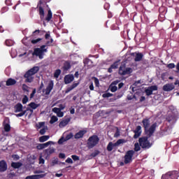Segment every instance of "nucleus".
Listing matches in <instances>:
<instances>
[{
    "label": "nucleus",
    "mask_w": 179,
    "mask_h": 179,
    "mask_svg": "<svg viewBox=\"0 0 179 179\" xmlns=\"http://www.w3.org/2000/svg\"><path fill=\"white\" fill-rule=\"evenodd\" d=\"M52 44L50 41H47L44 45H41L40 48H36L32 52L33 57H38L39 59H43L45 52H48V47H52Z\"/></svg>",
    "instance_id": "1"
},
{
    "label": "nucleus",
    "mask_w": 179,
    "mask_h": 179,
    "mask_svg": "<svg viewBox=\"0 0 179 179\" xmlns=\"http://www.w3.org/2000/svg\"><path fill=\"white\" fill-rule=\"evenodd\" d=\"M143 127L144 131L149 138L153 136L155 131H156V127H157V123H154L150 126V118H145L142 120Z\"/></svg>",
    "instance_id": "2"
},
{
    "label": "nucleus",
    "mask_w": 179,
    "mask_h": 179,
    "mask_svg": "<svg viewBox=\"0 0 179 179\" xmlns=\"http://www.w3.org/2000/svg\"><path fill=\"white\" fill-rule=\"evenodd\" d=\"M40 71V67L34 66L33 68L28 70L24 75L26 83H31L34 80V75Z\"/></svg>",
    "instance_id": "3"
},
{
    "label": "nucleus",
    "mask_w": 179,
    "mask_h": 179,
    "mask_svg": "<svg viewBox=\"0 0 179 179\" xmlns=\"http://www.w3.org/2000/svg\"><path fill=\"white\" fill-rule=\"evenodd\" d=\"M149 138L150 137L147 134V136L141 137L138 139V143L142 149H150L152 148V143L148 140Z\"/></svg>",
    "instance_id": "4"
},
{
    "label": "nucleus",
    "mask_w": 179,
    "mask_h": 179,
    "mask_svg": "<svg viewBox=\"0 0 179 179\" xmlns=\"http://www.w3.org/2000/svg\"><path fill=\"white\" fill-rule=\"evenodd\" d=\"M99 142H100V138L97 135H92L87 140V148L88 149H93L94 146L99 145Z\"/></svg>",
    "instance_id": "5"
},
{
    "label": "nucleus",
    "mask_w": 179,
    "mask_h": 179,
    "mask_svg": "<svg viewBox=\"0 0 179 179\" xmlns=\"http://www.w3.org/2000/svg\"><path fill=\"white\" fill-rule=\"evenodd\" d=\"M134 155H135V151L134 150H128L124 157V164H129L132 163V160H134Z\"/></svg>",
    "instance_id": "6"
},
{
    "label": "nucleus",
    "mask_w": 179,
    "mask_h": 179,
    "mask_svg": "<svg viewBox=\"0 0 179 179\" xmlns=\"http://www.w3.org/2000/svg\"><path fill=\"white\" fill-rule=\"evenodd\" d=\"M179 174L178 171H173L171 172H168L162 176V179H178Z\"/></svg>",
    "instance_id": "7"
},
{
    "label": "nucleus",
    "mask_w": 179,
    "mask_h": 179,
    "mask_svg": "<svg viewBox=\"0 0 179 179\" xmlns=\"http://www.w3.org/2000/svg\"><path fill=\"white\" fill-rule=\"evenodd\" d=\"M133 70L131 67L126 68L125 64H122L119 68V73L120 75H122L123 76L125 75H130V73H132Z\"/></svg>",
    "instance_id": "8"
},
{
    "label": "nucleus",
    "mask_w": 179,
    "mask_h": 179,
    "mask_svg": "<svg viewBox=\"0 0 179 179\" xmlns=\"http://www.w3.org/2000/svg\"><path fill=\"white\" fill-rule=\"evenodd\" d=\"M122 143H125L124 139H119L115 143H113V142H109V143L107 145L108 152H111L113 150V148L120 146V145H122Z\"/></svg>",
    "instance_id": "9"
},
{
    "label": "nucleus",
    "mask_w": 179,
    "mask_h": 179,
    "mask_svg": "<svg viewBox=\"0 0 179 179\" xmlns=\"http://www.w3.org/2000/svg\"><path fill=\"white\" fill-rule=\"evenodd\" d=\"M50 145H55L54 141H48L47 143H38L36 145V149L38 150H43V149H45V148H48Z\"/></svg>",
    "instance_id": "10"
},
{
    "label": "nucleus",
    "mask_w": 179,
    "mask_h": 179,
    "mask_svg": "<svg viewBox=\"0 0 179 179\" xmlns=\"http://www.w3.org/2000/svg\"><path fill=\"white\" fill-rule=\"evenodd\" d=\"M131 57H135L134 61L135 62H140L143 59V53L141 52H131L130 53Z\"/></svg>",
    "instance_id": "11"
},
{
    "label": "nucleus",
    "mask_w": 179,
    "mask_h": 179,
    "mask_svg": "<svg viewBox=\"0 0 179 179\" xmlns=\"http://www.w3.org/2000/svg\"><path fill=\"white\" fill-rule=\"evenodd\" d=\"M176 86L173 83H168L163 86L162 89L164 92H171V90H174Z\"/></svg>",
    "instance_id": "12"
},
{
    "label": "nucleus",
    "mask_w": 179,
    "mask_h": 179,
    "mask_svg": "<svg viewBox=\"0 0 179 179\" xmlns=\"http://www.w3.org/2000/svg\"><path fill=\"white\" fill-rule=\"evenodd\" d=\"M166 121L169 124H176L177 122V115H169L166 117Z\"/></svg>",
    "instance_id": "13"
},
{
    "label": "nucleus",
    "mask_w": 179,
    "mask_h": 179,
    "mask_svg": "<svg viewBox=\"0 0 179 179\" xmlns=\"http://www.w3.org/2000/svg\"><path fill=\"white\" fill-rule=\"evenodd\" d=\"M85 134H87V130H80L78 133L74 135L75 139H80L85 136Z\"/></svg>",
    "instance_id": "14"
},
{
    "label": "nucleus",
    "mask_w": 179,
    "mask_h": 179,
    "mask_svg": "<svg viewBox=\"0 0 179 179\" xmlns=\"http://www.w3.org/2000/svg\"><path fill=\"white\" fill-rule=\"evenodd\" d=\"M6 170H8V164H6V162L5 160L0 161V173H4Z\"/></svg>",
    "instance_id": "15"
},
{
    "label": "nucleus",
    "mask_w": 179,
    "mask_h": 179,
    "mask_svg": "<svg viewBox=\"0 0 179 179\" xmlns=\"http://www.w3.org/2000/svg\"><path fill=\"white\" fill-rule=\"evenodd\" d=\"M120 65V60H117L115 62L110 66V68L108 69V72L109 73H113V69H118V66Z\"/></svg>",
    "instance_id": "16"
},
{
    "label": "nucleus",
    "mask_w": 179,
    "mask_h": 179,
    "mask_svg": "<svg viewBox=\"0 0 179 179\" xmlns=\"http://www.w3.org/2000/svg\"><path fill=\"white\" fill-rule=\"evenodd\" d=\"M141 134H142V127L137 126L136 129L134 130V139H138V137L141 136Z\"/></svg>",
    "instance_id": "17"
},
{
    "label": "nucleus",
    "mask_w": 179,
    "mask_h": 179,
    "mask_svg": "<svg viewBox=\"0 0 179 179\" xmlns=\"http://www.w3.org/2000/svg\"><path fill=\"white\" fill-rule=\"evenodd\" d=\"M75 77L73 75H67L64 77V83L65 85H69L71 82H73Z\"/></svg>",
    "instance_id": "18"
},
{
    "label": "nucleus",
    "mask_w": 179,
    "mask_h": 179,
    "mask_svg": "<svg viewBox=\"0 0 179 179\" xmlns=\"http://www.w3.org/2000/svg\"><path fill=\"white\" fill-rule=\"evenodd\" d=\"M45 174H40V175H31L27 176L25 179H40V178H44V176Z\"/></svg>",
    "instance_id": "19"
},
{
    "label": "nucleus",
    "mask_w": 179,
    "mask_h": 179,
    "mask_svg": "<svg viewBox=\"0 0 179 179\" xmlns=\"http://www.w3.org/2000/svg\"><path fill=\"white\" fill-rule=\"evenodd\" d=\"M15 113H22L23 110V105L22 103H18L14 106Z\"/></svg>",
    "instance_id": "20"
},
{
    "label": "nucleus",
    "mask_w": 179,
    "mask_h": 179,
    "mask_svg": "<svg viewBox=\"0 0 179 179\" xmlns=\"http://www.w3.org/2000/svg\"><path fill=\"white\" fill-rule=\"evenodd\" d=\"M72 66H71V62L69 61H66L64 62V65H63V71H69V69H71Z\"/></svg>",
    "instance_id": "21"
},
{
    "label": "nucleus",
    "mask_w": 179,
    "mask_h": 179,
    "mask_svg": "<svg viewBox=\"0 0 179 179\" xmlns=\"http://www.w3.org/2000/svg\"><path fill=\"white\" fill-rule=\"evenodd\" d=\"M44 153L47 156H51V155H52V153H55V148H49L44 150Z\"/></svg>",
    "instance_id": "22"
},
{
    "label": "nucleus",
    "mask_w": 179,
    "mask_h": 179,
    "mask_svg": "<svg viewBox=\"0 0 179 179\" xmlns=\"http://www.w3.org/2000/svg\"><path fill=\"white\" fill-rule=\"evenodd\" d=\"M6 86H13V85H16V80L13 78H8L6 83Z\"/></svg>",
    "instance_id": "23"
},
{
    "label": "nucleus",
    "mask_w": 179,
    "mask_h": 179,
    "mask_svg": "<svg viewBox=\"0 0 179 179\" xmlns=\"http://www.w3.org/2000/svg\"><path fill=\"white\" fill-rule=\"evenodd\" d=\"M22 166H23V164H22L21 162H12L11 163V167H13V169H20V167H22Z\"/></svg>",
    "instance_id": "24"
},
{
    "label": "nucleus",
    "mask_w": 179,
    "mask_h": 179,
    "mask_svg": "<svg viewBox=\"0 0 179 179\" xmlns=\"http://www.w3.org/2000/svg\"><path fill=\"white\" fill-rule=\"evenodd\" d=\"M45 31L40 30V29H36L34 31H33L31 36L34 37V36H37V34H44Z\"/></svg>",
    "instance_id": "25"
},
{
    "label": "nucleus",
    "mask_w": 179,
    "mask_h": 179,
    "mask_svg": "<svg viewBox=\"0 0 179 179\" xmlns=\"http://www.w3.org/2000/svg\"><path fill=\"white\" fill-rule=\"evenodd\" d=\"M169 110H170V111L172 112V114H173V115H177L178 114V111L177 110V108L175 107L174 106H169Z\"/></svg>",
    "instance_id": "26"
},
{
    "label": "nucleus",
    "mask_w": 179,
    "mask_h": 179,
    "mask_svg": "<svg viewBox=\"0 0 179 179\" xmlns=\"http://www.w3.org/2000/svg\"><path fill=\"white\" fill-rule=\"evenodd\" d=\"M48 139H50V136H42L39 137V142L41 143L47 142Z\"/></svg>",
    "instance_id": "27"
},
{
    "label": "nucleus",
    "mask_w": 179,
    "mask_h": 179,
    "mask_svg": "<svg viewBox=\"0 0 179 179\" xmlns=\"http://www.w3.org/2000/svg\"><path fill=\"white\" fill-rule=\"evenodd\" d=\"M28 106H29V107L32 108V110H36V108H38L40 105L36 103L35 102H31L30 103H29Z\"/></svg>",
    "instance_id": "28"
},
{
    "label": "nucleus",
    "mask_w": 179,
    "mask_h": 179,
    "mask_svg": "<svg viewBox=\"0 0 179 179\" xmlns=\"http://www.w3.org/2000/svg\"><path fill=\"white\" fill-rule=\"evenodd\" d=\"M39 9V15L41 20L44 19L45 13H44V8L43 7L40 6L38 8Z\"/></svg>",
    "instance_id": "29"
},
{
    "label": "nucleus",
    "mask_w": 179,
    "mask_h": 179,
    "mask_svg": "<svg viewBox=\"0 0 179 179\" xmlns=\"http://www.w3.org/2000/svg\"><path fill=\"white\" fill-rule=\"evenodd\" d=\"M51 19H52V12H51V10H48L45 20H47V22H50Z\"/></svg>",
    "instance_id": "30"
},
{
    "label": "nucleus",
    "mask_w": 179,
    "mask_h": 179,
    "mask_svg": "<svg viewBox=\"0 0 179 179\" xmlns=\"http://www.w3.org/2000/svg\"><path fill=\"white\" fill-rule=\"evenodd\" d=\"M15 115L17 118H19V117H23V115H25V117H27V110H22L20 113L15 114Z\"/></svg>",
    "instance_id": "31"
},
{
    "label": "nucleus",
    "mask_w": 179,
    "mask_h": 179,
    "mask_svg": "<svg viewBox=\"0 0 179 179\" xmlns=\"http://www.w3.org/2000/svg\"><path fill=\"white\" fill-rule=\"evenodd\" d=\"M109 89H110V92H112V93H115V92H117V90H118V87L115 86V85H112L110 84V85L109 86Z\"/></svg>",
    "instance_id": "32"
},
{
    "label": "nucleus",
    "mask_w": 179,
    "mask_h": 179,
    "mask_svg": "<svg viewBox=\"0 0 179 179\" xmlns=\"http://www.w3.org/2000/svg\"><path fill=\"white\" fill-rule=\"evenodd\" d=\"M40 41H43V38H38L36 39H32L31 41V44L36 45V44H38V43H40Z\"/></svg>",
    "instance_id": "33"
},
{
    "label": "nucleus",
    "mask_w": 179,
    "mask_h": 179,
    "mask_svg": "<svg viewBox=\"0 0 179 179\" xmlns=\"http://www.w3.org/2000/svg\"><path fill=\"white\" fill-rule=\"evenodd\" d=\"M57 121H58V117L55 115H53L50 118V124H55V122H57Z\"/></svg>",
    "instance_id": "34"
},
{
    "label": "nucleus",
    "mask_w": 179,
    "mask_h": 179,
    "mask_svg": "<svg viewBox=\"0 0 179 179\" xmlns=\"http://www.w3.org/2000/svg\"><path fill=\"white\" fill-rule=\"evenodd\" d=\"M141 150V145L138 143L134 144V152H139Z\"/></svg>",
    "instance_id": "35"
},
{
    "label": "nucleus",
    "mask_w": 179,
    "mask_h": 179,
    "mask_svg": "<svg viewBox=\"0 0 179 179\" xmlns=\"http://www.w3.org/2000/svg\"><path fill=\"white\" fill-rule=\"evenodd\" d=\"M46 88L50 90H52V89H54V81L50 80Z\"/></svg>",
    "instance_id": "36"
},
{
    "label": "nucleus",
    "mask_w": 179,
    "mask_h": 179,
    "mask_svg": "<svg viewBox=\"0 0 179 179\" xmlns=\"http://www.w3.org/2000/svg\"><path fill=\"white\" fill-rule=\"evenodd\" d=\"M6 45H7V47H12V45H13L14 42L10 40V39H8L6 41Z\"/></svg>",
    "instance_id": "37"
},
{
    "label": "nucleus",
    "mask_w": 179,
    "mask_h": 179,
    "mask_svg": "<svg viewBox=\"0 0 179 179\" xmlns=\"http://www.w3.org/2000/svg\"><path fill=\"white\" fill-rule=\"evenodd\" d=\"M113 96H114V94H111L110 92H107V93L102 94V97H103V99H107L108 97H113Z\"/></svg>",
    "instance_id": "38"
},
{
    "label": "nucleus",
    "mask_w": 179,
    "mask_h": 179,
    "mask_svg": "<svg viewBox=\"0 0 179 179\" xmlns=\"http://www.w3.org/2000/svg\"><path fill=\"white\" fill-rule=\"evenodd\" d=\"M59 75H61V69H57L54 73L55 78H59Z\"/></svg>",
    "instance_id": "39"
},
{
    "label": "nucleus",
    "mask_w": 179,
    "mask_h": 179,
    "mask_svg": "<svg viewBox=\"0 0 179 179\" xmlns=\"http://www.w3.org/2000/svg\"><path fill=\"white\" fill-rule=\"evenodd\" d=\"M4 131L6 132H9L10 131V124H4Z\"/></svg>",
    "instance_id": "40"
},
{
    "label": "nucleus",
    "mask_w": 179,
    "mask_h": 179,
    "mask_svg": "<svg viewBox=\"0 0 179 179\" xmlns=\"http://www.w3.org/2000/svg\"><path fill=\"white\" fill-rule=\"evenodd\" d=\"M100 155V151L99 150H95L94 152L91 154L92 157H96Z\"/></svg>",
    "instance_id": "41"
},
{
    "label": "nucleus",
    "mask_w": 179,
    "mask_h": 179,
    "mask_svg": "<svg viewBox=\"0 0 179 179\" xmlns=\"http://www.w3.org/2000/svg\"><path fill=\"white\" fill-rule=\"evenodd\" d=\"M64 142H66V140L65 139V138H64V136H62L59 139V141H57V143L58 145H62Z\"/></svg>",
    "instance_id": "42"
},
{
    "label": "nucleus",
    "mask_w": 179,
    "mask_h": 179,
    "mask_svg": "<svg viewBox=\"0 0 179 179\" xmlns=\"http://www.w3.org/2000/svg\"><path fill=\"white\" fill-rule=\"evenodd\" d=\"M145 94L146 96H152V94H153V92L149 87L148 89L145 90Z\"/></svg>",
    "instance_id": "43"
},
{
    "label": "nucleus",
    "mask_w": 179,
    "mask_h": 179,
    "mask_svg": "<svg viewBox=\"0 0 179 179\" xmlns=\"http://www.w3.org/2000/svg\"><path fill=\"white\" fill-rule=\"evenodd\" d=\"M72 138H73V134L70 133L66 135V136L64 138V139H66V141H69V139H72Z\"/></svg>",
    "instance_id": "44"
},
{
    "label": "nucleus",
    "mask_w": 179,
    "mask_h": 179,
    "mask_svg": "<svg viewBox=\"0 0 179 179\" xmlns=\"http://www.w3.org/2000/svg\"><path fill=\"white\" fill-rule=\"evenodd\" d=\"M27 101H29V97H27V95L24 96L22 100V104H26L27 103Z\"/></svg>",
    "instance_id": "45"
},
{
    "label": "nucleus",
    "mask_w": 179,
    "mask_h": 179,
    "mask_svg": "<svg viewBox=\"0 0 179 179\" xmlns=\"http://www.w3.org/2000/svg\"><path fill=\"white\" fill-rule=\"evenodd\" d=\"M68 122H69V121L63 120L59 123V125H61L62 127H66V125H68Z\"/></svg>",
    "instance_id": "46"
},
{
    "label": "nucleus",
    "mask_w": 179,
    "mask_h": 179,
    "mask_svg": "<svg viewBox=\"0 0 179 179\" xmlns=\"http://www.w3.org/2000/svg\"><path fill=\"white\" fill-rule=\"evenodd\" d=\"M166 66L169 69H173L176 68V64H174V63H171V64H167Z\"/></svg>",
    "instance_id": "47"
},
{
    "label": "nucleus",
    "mask_w": 179,
    "mask_h": 179,
    "mask_svg": "<svg viewBox=\"0 0 179 179\" xmlns=\"http://www.w3.org/2000/svg\"><path fill=\"white\" fill-rule=\"evenodd\" d=\"M44 92H45V94L46 96H48V94H50L51 93V90H48V88L43 89V92L44 93Z\"/></svg>",
    "instance_id": "48"
},
{
    "label": "nucleus",
    "mask_w": 179,
    "mask_h": 179,
    "mask_svg": "<svg viewBox=\"0 0 179 179\" xmlns=\"http://www.w3.org/2000/svg\"><path fill=\"white\" fill-rule=\"evenodd\" d=\"M116 131L114 134V138H118V136H120V129H118V127H116Z\"/></svg>",
    "instance_id": "49"
},
{
    "label": "nucleus",
    "mask_w": 179,
    "mask_h": 179,
    "mask_svg": "<svg viewBox=\"0 0 179 179\" xmlns=\"http://www.w3.org/2000/svg\"><path fill=\"white\" fill-rule=\"evenodd\" d=\"M33 110L34 109H31V108H27V109L25 110V111H30L31 112V113L28 115V118H30L31 117V115H32V114H33Z\"/></svg>",
    "instance_id": "50"
},
{
    "label": "nucleus",
    "mask_w": 179,
    "mask_h": 179,
    "mask_svg": "<svg viewBox=\"0 0 179 179\" xmlns=\"http://www.w3.org/2000/svg\"><path fill=\"white\" fill-rule=\"evenodd\" d=\"M134 99H136V96L135 95H127V100H134Z\"/></svg>",
    "instance_id": "51"
},
{
    "label": "nucleus",
    "mask_w": 179,
    "mask_h": 179,
    "mask_svg": "<svg viewBox=\"0 0 179 179\" xmlns=\"http://www.w3.org/2000/svg\"><path fill=\"white\" fill-rule=\"evenodd\" d=\"M117 95L116 96V98L121 99V97H122V96H124V92H117Z\"/></svg>",
    "instance_id": "52"
},
{
    "label": "nucleus",
    "mask_w": 179,
    "mask_h": 179,
    "mask_svg": "<svg viewBox=\"0 0 179 179\" xmlns=\"http://www.w3.org/2000/svg\"><path fill=\"white\" fill-rule=\"evenodd\" d=\"M52 111L53 113H55V114H58L61 111V109L59 108H53Z\"/></svg>",
    "instance_id": "53"
},
{
    "label": "nucleus",
    "mask_w": 179,
    "mask_h": 179,
    "mask_svg": "<svg viewBox=\"0 0 179 179\" xmlns=\"http://www.w3.org/2000/svg\"><path fill=\"white\" fill-rule=\"evenodd\" d=\"M84 64L85 65H89V64H90V62H92V60H90V59H85L84 61Z\"/></svg>",
    "instance_id": "54"
},
{
    "label": "nucleus",
    "mask_w": 179,
    "mask_h": 179,
    "mask_svg": "<svg viewBox=\"0 0 179 179\" xmlns=\"http://www.w3.org/2000/svg\"><path fill=\"white\" fill-rule=\"evenodd\" d=\"M22 90H24V92H29V87L26 85V84H24L22 85Z\"/></svg>",
    "instance_id": "55"
},
{
    "label": "nucleus",
    "mask_w": 179,
    "mask_h": 179,
    "mask_svg": "<svg viewBox=\"0 0 179 179\" xmlns=\"http://www.w3.org/2000/svg\"><path fill=\"white\" fill-rule=\"evenodd\" d=\"M37 92V90H36V88H34L31 92V94H30V99H33V97H34V94H36V92Z\"/></svg>",
    "instance_id": "56"
},
{
    "label": "nucleus",
    "mask_w": 179,
    "mask_h": 179,
    "mask_svg": "<svg viewBox=\"0 0 179 179\" xmlns=\"http://www.w3.org/2000/svg\"><path fill=\"white\" fill-rule=\"evenodd\" d=\"M71 159H73V160H74V162H76L78 160H79V156L78 155H72L71 156Z\"/></svg>",
    "instance_id": "57"
},
{
    "label": "nucleus",
    "mask_w": 179,
    "mask_h": 179,
    "mask_svg": "<svg viewBox=\"0 0 179 179\" xmlns=\"http://www.w3.org/2000/svg\"><path fill=\"white\" fill-rule=\"evenodd\" d=\"M66 163H69L70 164H73V160H72L71 159V157H68L66 159Z\"/></svg>",
    "instance_id": "58"
},
{
    "label": "nucleus",
    "mask_w": 179,
    "mask_h": 179,
    "mask_svg": "<svg viewBox=\"0 0 179 179\" xmlns=\"http://www.w3.org/2000/svg\"><path fill=\"white\" fill-rule=\"evenodd\" d=\"M150 89L152 90V92H155L157 90V85H152L150 87Z\"/></svg>",
    "instance_id": "59"
},
{
    "label": "nucleus",
    "mask_w": 179,
    "mask_h": 179,
    "mask_svg": "<svg viewBox=\"0 0 179 179\" xmlns=\"http://www.w3.org/2000/svg\"><path fill=\"white\" fill-rule=\"evenodd\" d=\"M55 164H58V159H53L52 161L51 166H55Z\"/></svg>",
    "instance_id": "60"
},
{
    "label": "nucleus",
    "mask_w": 179,
    "mask_h": 179,
    "mask_svg": "<svg viewBox=\"0 0 179 179\" xmlns=\"http://www.w3.org/2000/svg\"><path fill=\"white\" fill-rule=\"evenodd\" d=\"M43 87H44V83H41L39 88L38 89V93H41Z\"/></svg>",
    "instance_id": "61"
},
{
    "label": "nucleus",
    "mask_w": 179,
    "mask_h": 179,
    "mask_svg": "<svg viewBox=\"0 0 179 179\" xmlns=\"http://www.w3.org/2000/svg\"><path fill=\"white\" fill-rule=\"evenodd\" d=\"M45 163V160L43 159L42 157H39V164H44Z\"/></svg>",
    "instance_id": "62"
},
{
    "label": "nucleus",
    "mask_w": 179,
    "mask_h": 179,
    "mask_svg": "<svg viewBox=\"0 0 179 179\" xmlns=\"http://www.w3.org/2000/svg\"><path fill=\"white\" fill-rule=\"evenodd\" d=\"M57 115L59 118H62V117H64V112L60 110L58 113H57Z\"/></svg>",
    "instance_id": "63"
},
{
    "label": "nucleus",
    "mask_w": 179,
    "mask_h": 179,
    "mask_svg": "<svg viewBox=\"0 0 179 179\" xmlns=\"http://www.w3.org/2000/svg\"><path fill=\"white\" fill-rule=\"evenodd\" d=\"M1 13H5V12H8V7H3L1 10Z\"/></svg>",
    "instance_id": "64"
}]
</instances>
